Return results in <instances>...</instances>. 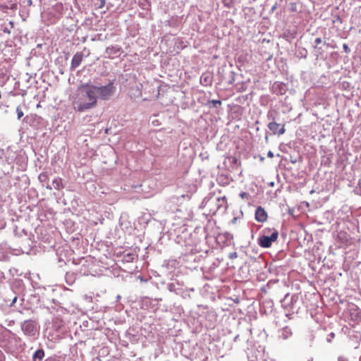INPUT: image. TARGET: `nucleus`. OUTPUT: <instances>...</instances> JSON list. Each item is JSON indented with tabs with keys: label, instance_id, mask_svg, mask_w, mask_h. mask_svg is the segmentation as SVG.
Wrapping results in <instances>:
<instances>
[{
	"label": "nucleus",
	"instance_id": "nucleus-1",
	"mask_svg": "<svg viewBox=\"0 0 361 361\" xmlns=\"http://www.w3.org/2000/svg\"><path fill=\"white\" fill-rule=\"evenodd\" d=\"M80 97L73 102L74 107L79 111H83L94 107L97 102L96 86L90 84L82 85L80 88Z\"/></svg>",
	"mask_w": 361,
	"mask_h": 361
},
{
	"label": "nucleus",
	"instance_id": "nucleus-2",
	"mask_svg": "<svg viewBox=\"0 0 361 361\" xmlns=\"http://www.w3.org/2000/svg\"><path fill=\"white\" fill-rule=\"evenodd\" d=\"M346 318L353 325L359 324L361 322V310L355 304L348 305Z\"/></svg>",
	"mask_w": 361,
	"mask_h": 361
},
{
	"label": "nucleus",
	"instance_id": "nucleus-3",
	"mask_svg": "<svg viewBox=\"0 0 361 361\" xmlns=\"http://www.w3.org/2000/svg\"><path fill=\"white\" fill-rule=\"evenodd\" d=\"M96 89H97V97H99L102 99H104V100L109 99L111 97V95L114 94V90H115V87L114 86L113 82H109L105 86H102V87L96 86Z\"/></svg>",
	"mask_w": 361,
	"mask_h": 361
},
{
	"label": "nucleus",
	"instance_id": "nucleus-4",
	"mask_svg": "<svg viewBox=\"0 0 361 361\" xmlns=\"http://www.w3.org/2000/svg\"><path fill=\"white\" fill-rule=\"evenodd\" d=\"M278 236L279 233L277 231L273 232L270 236L262 235L258 239L259 245L262 247H269L271 246L272 243L277 240Z\"/></svg>",
	"mask_w": 361,
	"mask_h": 361
},
{
	"label": "nucleus",
	"instance_id": "nucleus-5",
	"mask_svg": "<svg viewBox=\"0 0 361 361\" xmlns=\"http://www.w3.org/2000/svg\"><path fill=\"white\" fill-rule=\"evenodd\" d=\"M21 329L24 334L27 336H34L36 332V325L32 320L25 321L22 325Z\"/></svg>",
	"mask_w": 361,
	"mask_h": 361
},
{
	"label": "nucleus",
	"instance_id": "nucleus-6",
	"mask_svg": "<svg viewBox=\"0 0 361 361\" xmlns=\"http://www.w3.org/2000/svg\"><path fill=\"white\" fill-rule=\"evenodd\" d=\"M268 128L273 133V134H278L279 135H283L285 131L284 125H281L275 121H271L268 124Z\"/></svg>",
	"mask_w": 361,
	"mask_h": 361
},
{
	"label": "nucleus",
	"instance_id": "nucleus-7",
	"mask_svg": "<svg viewBox=\"0 0 361 361\" xmlns=\"http://www.w3.org/2000/svg\"><path fill=\"white\" fill-rule=\"evenodd\" d=\"M255 219L258 222H265L267 220V214L264 208L258 207L255 211Z\"/></svg>",
	"mask_w": 361,
	"mask_h": 361
},
{
	"label": "nucleus",
	"instance_id": "nucleus-8",
	"mask_svg": "<svg viewBox=\"0 0 361 361\" xmlns=\"http://www.w3.org/2000/svg\"><path fill=\"white\" fill-rule=\"evenodd\" d=\"M83 59V54L82 52H77L73 57L71 61V68L75 69L78 67Z\"/></svg>",
	"mask_w": 361,
	"mask_h": 361
},
{
	"label": "nucleus",
	"instance_id": "nucleus-9",
	"mask_svg": "<svg viewBox=\"0 0 361 361\" xmlns=\"http://www.w3.org/2000/svg\"><path fill=\"white\" fill-rule=\"evenodd\" d=\"M227 207H228L227 200L225 197L217 198V208L219 209L221 208L226 209Z\"/></svg>",
	"mask_w": 361,
	"mask_h": 361
},
{
	"label": "nucleus",
	"instance_id": "nucleus-10",
	"mask_svg": "<svg viewBox=\"0 0 361 361\" xmlns=\"http://www.w3.org/2000/svg\"><path fill=\"white\" fill-rule=\"evenodd\" d=\"M44 356V352L43 350H37L35 352L33 355V360L34 361L36 360V359H39V360H42Z\"/></svg>",
	"mask_w": 361,
	"mask_h": 361
},
{
	"label": "nucleus",
	"instance_id": "nucleus-11",
	"mask_svg": "<svg viewBox=\"0 0 361 361\" xmlns=\"http://www.w3.org/2000/svg\"><path fill=\"white\" fill-rule=\"evenodd\" d=\"M53 185L55 189L60 190L63 188L62 179L61 178H56L53 180Z\"/></svg>",
	"mask_w": 361,
	"mask_h": 361
},
{
	"label": "nucleus",
	"instance_id": "nucleus-12",
	"mask_svg": "<svg viewBox=\"0 0 361 361\" xmlns=\"http://www.w3.org/2000/svg\"><path fill=\"white\" fill-rule=\"evenodd\" d=\"M338 238L340 239L343 244L348 245L349 239L345 233H340L338 235Z\"/></svg>",
	"mask_w": 361,
	"mask_h": 361
},
{
	"label": "nucleus",
	"instance_id": "nucleus-13",
	"mask_svg": "<svg viewBox=\"0 0 361 361\" xmlns=\"http://www.w3.org/2000/svg\"><path fill=\"white\" fill-rule=\"evenodd\" d=\"M16 113H17V115H18V119L20 120L21 119V118L23 116L24 114H23V111H22L21 108L20 106H18L16 108Z\"/></svg>",
	"mask_w": 361,
	"mask_h": 361
},
{
	"label": "nucleus",
	"instance_id": "nucleus-14",
	"mask_svg": "<svg viewBox=\"0 0 361 361\" xmlns=\"http://www.w3.org/2000/svg\"><path fill=\"white\" fill-rule=\"evenodd\" d=\"M274 113H276L274 111H269L267 114V117L269 120H272V121H274Z\"/></svg>",
	"mask_w": 361,
	"mask_h": 361
},
{
	"label": "nucleus",
	"instance_id": "nucleus-15",
	"mask_svg": "<svg viewBox=\"0 0 361 361\" xmlns=\"http://www.w3.org/2000/svg\"><path fill=\"white\" fill-rule=\"evenodd\" d=\"M343 50L346 53V54H348L350 52V49L349 48V47L348 46L347 44H343Z\"/></svg>",
	"mask_w": 361,
	"mask_h": 361
},
{
	"label": "nucleus",
	"instance_id": "nucleus-16",
	"mask_svg": "<svg viewBox=\"0 0 361 361\" xmlns=\"http://www.w3.org/2000/svg\"><path fill=\"white\" fill-rule=\"evenodd\" d=\"M240 197L243 199L247 198L248 194L245 192H242L241 193H240Z\"/></svg>",
	"mask_w": 361,
	"mask_h": 361
},
{
	"label": "nucleus",
	"instance_id": "nucleus-17",
	"mask_svg": "<svg viewBox=\"0 0 361 361\" xmlns=\"http://www.w3.org/2000/svg\"><path fill=\"white\" fill-rule=\"evenodd\" d=\"M314 42L316 44L314 48H316L318 44L322 43V39L320 37H318L315 39Z\"/></svg>",
	"mask_w": 361,
	"mask_h": 361
},
{
	"label": "nucleus",
	"instance_id": "nucleus-18",
	"mask_svg": "<svg viewBox=\"0 0 361 361\" xmlns=\"http://www.w3.org/2000/svg\"><path fill=\"white\" fill-rule=\"evenodd\" d=\"M212 102L216 106V104L221 105V102L220 100H212Z\"/></svg>",
	"mask_w": 361,
	"mask_h": 361
},
{
	"label": "nucleus",
	"instance_id": "nucleus-19",
	"mask_svg": "<svg viewBox=\"0 0 361 361\" xmlns=\"http://www.w3.org/2000/svg\"><path fill=\"white\" fill-rule=\"evenodd\" d=\"M267 156L269 158H273L274 157V153L271 151H269L268 153H267Z\"/></svg>",
	"mask_w": 361,
	"mask_h": 361
},
{
	"label": "nucleus",
	"instance_id": "nucleus-20",
	"mask_svg": "<svg viewBox=\"0 0 361 361\" xmlns=\"http://www.w3.org/2000/svg\"><path fill=\"white\" fill-rule=\"evenodd\" d=\"M338 361H348V360L345 357L341 356L338 358Z\"/></svg>",
	"mask_w": 361,
	"mask_h": 361
},
{
	"label": "nucleus",
	"instance_id": "nucleus-21",
	"mask_svg": "<svg viewBox=\"0 0 361 361\" xmlns=\"http://www.w3.org/2000/svg\"><path fill=\"white\" fill-rule=\"evenodd\" d=\"M4 357L3 353L0 351V361H4Z\"/></svg>",
	"mask_w": 361,
	"mask_h": 361
}]
</instances>
